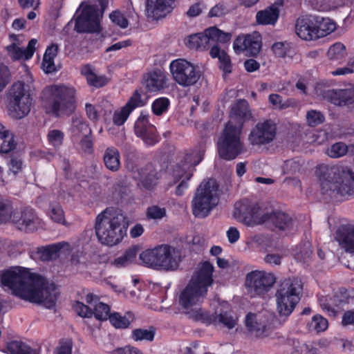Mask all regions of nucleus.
I'll use <instances>...</instances> for the list:
<instances>
[{
  "instance_id": "61",
  "label": "nucleus",
  "mask_w": 354,
  "mask_h": 354,
  "mask_svg": "<svg viewBox=\"0 0 354 354\" xmlns=\"http://www.w3.org/2000/svg\"><path fill=\"white\" fill-rule=\"evenodd\" d=\"M188 169L185 165L179 162L176 164L172 170V176L174 178V184L180 181L184 176L185 177L189 173L187 172Z\"/></svg>"
},
{
  "instance_id": "55",
  "label": "nucleus",
  "mask_w": 354,
  "mask_h": 354,
  "mask_svg": "<svg viewBox=\"0 0 354 354\" xmlns=\"http://www.w3.org/2000/svg\"><path fill=\"white\" fill-rule=\"evenodd\" d=\"M349 295L348 291L344 288H339L333 296V298L330 299V301H334V305L339 308L344 304L348 302Z\"/></svg>"
},
{
  "instance_id": "47",
  "label": "nucleus",
  "mask_w": 354,
  "mask_h": 354,
  "mask_svg": "<svg viewBox=\"0 0 354 354\" xmlns=\"http://www.w3.org/2000/svg\"><path fill=\"white\" fill-rule=\"evenodd\" d=\"M14 211L10 201L0 200V225L11 221Z\"/></svg>"
},
{
  "instance_id": "62",
  "label": "nucleus",
  "mask_w": 354,
  "mask_h": 354,
  "mask_svg": "<svg viewBox=\"0 0 354 354\" xmlns=\"http://www.w3.org/2000/svg\"><path fill=\"white\" fill-rule=\"evenodd\" d=\"M205 37H207V48L212 45V42H215L218 38H219V34H221V30L216 26L209 27L205 30L203 32Z\"/></svg>"
},
{
  "instance_id": "52",
  "label": "nucleus",
  "mask_w": 354,
  "mask_h": 354,
  "mask_svg": "<svg viewBox=\"0 0 354 354\" xmlns=\"http://www.w3.org/2000/svg\"><path fill=\"white\" fill-rule=\"evenodd\" d=\"M325 120L324 115L318 111L310 110L306 113V121L310 127H317Z\"/></svg>"
},
{
  "instance_id": "64",
  "label": "nucleus",
  "mask_w": 354,
  "mask_h": 354,
  "mask_svg": "<svg viewBox=\"0 0 354 354\" xmlns=\"http://www.w3.org/2000/svg\"><path fill=\"white\" fill-rule=\"evenodd\" d=\"M80 145L82 149L88 154L93 152V141L92 134L84 135L80 140Z\"/></svg>"
},
{
  "instance_id": "35",
  "label": "nucleus",
  "mask_w": 354,
  "mask_h": 354,
  "mask_svg": "<svg viewBox=\"0 0 354 354\" xmlns=\"http://www.w3.org/2000/svg\"><path fill=\"white\" fill-rule=\"evenodd\" d=\"M120 158L118 149L114 147H107L103 157L106 167L112 171H118L120 165Z\"/></svg>"
},
{
  "instance_id": "23",
  "label": "nucleus",
  "mask_w": 354,
  "mask_h": 354,
  "mask_svg": "<svg viewBox=\"0 0 354 354\" xmlns=\"http://www.w3.org/2000/svg\"><path fill=\"white\" fill-rule=\"evenodd\" d=\"M323 97L335 106H344L354 104L353 89H328L324 92Z\"/></svg>"
},
{
  "instance_id": "34",
  "label": "nucleus",
  "mask_w": 354,
  "mask_h": 354,
  "mask_svg": "<svg viewBox=\"0 0 354 354\" xmlns=\"http://www.w3.org/2000/svg\"><path fill=\"white\" fill-rule=\"evenodd\" d=\"M138 251L139 247L133 245L127 248L121 256L115 258L111 264L118 268L128 266L136 261Z\"/></svg>"
},
{
  "instance_id": "43",
  "label": "nucleus",
  "mask_w": 354,
  "mask_h": 354,
  "mask_svg": "<svg viewBox=\"0 0 354 354\" xmlns=\"http://www.w3.org/2000/svg\"><path fill=\"white\" fill-rule=\"evenodd\" d=\"M203 151L201 150H194L186 153L180 162L185 165L187 169H189L191 167L198 165L203 160Z\"/></svg>"
},
{
  "instance_id": "57",
  "label": "nucleus",
  "mask_w": 354,
  "mask_h": 354,
  "mask_svg": "<svg viewBox=\"0 0 354 354\" xmlns=\"http://www.w3.org/2000/svg\"><path fill=\"white\" fill-rule=\"evenodd\" d=\"M218 59V68L221 70L224 75H228L232 71V64L230 57L227 53H223Z\"/></svg>"
},
{
  "instance_id": "22",
  "label": "nucleus",
  "mask_w": 354,
  "mask_h": 354,
  "mask_svg": "<svg viewBox=\"0 0 354 354\" xmlns=\"http://www.w3.org/2000/svg\"><path fill=\"white\" fill-rule=\"evenodd\" d=\"M251 118L252 114L248 101L241 99L232 106L229 122L232 123L233 127L242 130L244 123Z\"/></svg>"
},
{
  "instance_id": "41",
  "label": "nucleus",
  "mask_w": 354,
  "mask_h": 354,
  "mask_svg": "<svg viewBox=\"0 0 354 354\" xmlns=\"http://www.w3.org/2000/svg\"><path fill=\"white\" fill-rule=\"evenodd\" d=\"M71 132L74 136L92 134V130L88 124L82 118H73Z\"/></svg>"
},
{
  "instance_id": "44",
  "label": "nucleus",
  "mask_w": 354,
  "mask_h": 354,
  "mask_svg": "<svg viewBox=\"0 0 354 354\" xmlns=\"http://www.w3.org/2000/svg\"><path fill=\"white\" fill-rule=\"evenodd\" d=\"M192 318L196 322H201L206 325L215 324L217 322V315L210 314L201 308L192 312Z\"/></svg>"
},
{
  "instance_id": "32",
  "label": "nucleus",
  "mask_w": 354,
  "mask_h": 354,
  "mask_svg": "<svg viewBox=\"0 0 354 354\" xmlns=\"http://www.w3.org/2000/svg\"><path fill=\"white\" fill-rule=\"evenodd\" d=\"M109 320L114 328L117 329H127L134 322L135 315L131 311L126 312L123 315L118 312H114L111 315Z\"/></svg>"
},
{
  "instance_id": "60",
  "label": "nucleus",
  "mask_w": 354,
  "mask_h": 354,
  "mask_svg": "<svg viewBox=\"0 0 354 354\" xmlns=\"http://www.w3.org/2000/svg\"><path fill=\"white\" fill-rule=\"evenodd\" d=\"M11 73L9 68L4 65H0V93L6 88L10 81Z\"/></svg>"
},
{
  "instance_id": "37",
  "label": "nucleus",
  "mask_w": 354,
  "mask_h": 354,
  "mask_svg": "<svg viewBox=\"0 0 354 354\" xmlns=\"http://www.w3.org/2000/svg\"><path fill=\"white\" fill-rule=\"evenodd\" d=\"M317 22V39L324 37L336 29V24L329 18L315 15Z\"/></svg>"
},
{
  "instance_id": "58",
  "label": "nucleus",
  "mask_w": 354,
  "mask_h": 354,
  "mask_svg": "<svg viewBox=\"0 0 354 354\" xmlns=\"http://www.w3.org/2000/svg\"><path fill=\"white\" fill-rule=\"evenodd\" d=\"M223 324L229 329H232L236 325V320L228 312L221 313L217 315V322Z\"/></svg>"
},
{
  "instance_id": "7",
  "label": "nucleus",
  "mask_w": 354,
  "mask_h": 354,
  "mask_svg": "<svg viewBox=\"0 0 354 354\" xmlns=\"http://www.w3.org/2000/svg\"><path fill=\"white\" fill-rule=\"evenodd\" d=\"M241 132L242 130L233 127L231 122L226 123L217 142V151L221 158L232 160L243 152Z\"/></svg>"
},
{
  "instance_id": "38",
  "label": "nucleus",
  "mask_w": 354,
  "mask_h": 354,
  "mask_svg": "<svg viewBox=\"0 0 354 354\" xmlns=\"http://www.w3.org/2000/svg\"><path fill=\"white\" fill-rule=\"evenodd\" d=\"M207 39L203 32H198L188 36L185 39V43L190 49L203 51L208 49L205 41Z\"/></svg>"
},
{
  "instance_id": "63",
  "label": "nucleus",
  "mask_w": 354,
  "mask_h": 354,
  "mask_svg": "<svg viewBox=\"0 0 354 354\" xmlns=\"http://www.w3.org/2000/svg\"><path fill=\"white\" fill-rule=\"evenodd\" d=\"M6 49L8 52V55L14 61L20 59L24 55V50L15 43L7 46Z\"/></svg>"
},
{
  "instance_id": "13",
  "label": "nucleus",
  "mask_w": 354,
  "mask_h": 354,
  "mask_svg": "<svg viewBox=\"0 0 354 354\" xmlns=\"http://www.w3.org/2000/svg\"><path fill=\"white\" fill-rule=\"evenodd\" d=\"M101 15L96 4L82 7L81 13L75 19V30L78 33H98L102 30Z\"/></svg>"
},
{
  "instance_id": "30",
  "label": "nucleus",
  "mask_w": 354,
  "mask_h": 354,
  "mask_svg": "<svg viewBox=\"0 0 354 354\" xmlns=\"http://www.w3.org/2000/svg\"><path fill=\"white\" fill-rule=\"evenodd\" d=\"M265 223L272 222L274 225L280 230H286L292 225V219L287 214L281 212H276L272 214H264Z\"/></svg>"
},
{
  "instance_id": "14",
  "label": "nucleus",
  "mask_w": 354,
  "mask_h": 354,
  "mask_svg": "<svg viewBox=\"0 0 354 354\" xmlns=\"http://www.w3.org/2000/svg\"><path fill=\"white\" fill-rule=\"evenodd\" d=\"M169 68L176 82L184 87L194 85L201 75L197 67L185 59L172 61Z\"/></svg>"
},
{
  "instance_id": "28",
  "label": "nucleus",
  "mask_w": 354,
  "mask_h": 354,
  "mask_svg": "<svg viewBox=\"0 0 354 354\" xmlns=\"http://www.w3.org/2000/svg\"><path fill=\"white\" fill-rule=\"evenodd\" d=\"M69 244L67 242L62 241L56 243H53L46 246L38 248L37 253L43 261H50L55 260L59 256V252L64 247H68Z\"/></svg>"
},
{
  "instance_id": "4",
  "label": "nucleus",
  "mask_w": 354,
  "mask_h": 354,
  "mask_svg": "<svg viewBox=\"0 0 354 354\" xmlns=\"http://www.w3.org/2000/svg\"><path fill=\"white\" fill-rule=\"evenodd\" d=\"M214 271V266L209 261L202 263L180 294L179 303L183 308L188 309L203 301L207 294L208 288L213 284Z\"/></svg>"
},
{
  "instance_id": "10",
  "label": "nucleus",
  "mask_w": 354,
  "mask_h": 354,
  "mask_svg": "<svg viewBox=\"0 0 354 354\" xmlns=\"http://www.w3.org/2000/svg\"><path fill=\"white\" fill-rule=\"evenodd\" d=\"M218 189L217 183L212 179L201 183L192 200V211L196 216H207L216 205Z\"/></svg>"
},
{
  "instance_id": "48",
  "label": "nucleus",
  "mask_w": 354,
  "mask_h": 354,
  "mask_svg": "<svg viewBox=\"0 0 354 354\" xmlns=\"http://www.w3.org/2000/svg\"><path fill=\"white\" fill-rule=\"evenodd\" d=\"M48 214L50 218L54 222L64 225H66V221L64 212L62 206L59 203L50 204Z\"/></svg>"
},
{
  "instance_id": "18",
  "label": "nucleus",
  "mask_w": 354,
  "mask_h": 354,
  "mask_svg": "<svg viewBox=\"0 0 354 354\" xmlns=\"http://www.w3.org/2000/svg\"><path fill=\"white\" fill-rule=\"evenodd\" d=\"M262 46V37L257 31L250 34L238 35L233 42L235 53H245L246 55L255 57L260 52Z\"/></svg>"
},
{
  "instance_id": "19",
  "label": "nucleus",
  "mask_w": 354,
  "mask_h": 354,
  "mask_svg": "<svg viewBox=\"0 0 354 354\" xmlns=\"http://www.w3.org/2000/svg\"><path fill=\"white\" fill-rule=\"evenodd\" d=\"M11 222L21 231L33 232L37 230L39 219L35 210L29 207H24L21 211L15 209Z\"/></svg>"
},
{
  "instance_id": "40",
  "label": "nucleus",
  "mask_w": 354,
  "mask_h": 354,
  "mask_svg": "<svg viewBox=\"0 0 354 354\" xmlns=\"http://www.w3.org/2000/svg\"><path fill=\"white\" fill-rule=\"evenodd\" d=\"M155 335L156 328L153 326H149L148 329L139 328L132 330L130 338L135 342H152Z\"/></svg>"
},
{
  "instance_id": "11",
  "label": "nucleus",
  "mask_w": 354,
  "mask_h": 354,
  "mask_svg": "<svg viewBox=\"0 0 354 354\" xmlns=\"http://www.w3.org/2000/svg\"><path fill=\"white\" fill-rule=\"evenodd\" d=\"M85 301L87 304L93 306V309L83 302L76 301L73 306L76 313L84 318H91L93 316L100 321L109 319L111 308L109 305L100 301V297L93 293H88L85 297Z\"/></svg>"
},
{
  "instance_id": "1",
  "label": "nucleus",
  "mask_w": 354,
  "mask_h": 354,
  "mask_svg": "<svg viewBox=\"0 0 354 354\" xmlns=\"http://www.w3.org/2000/svg\"><path fill=\"white\" fill-rule=\"evenodd\" d=\"M0 281L13 294L21 299L35 304H44L48 308L55 306L57 301L56 287L48 283L39 274L27 268L11 267L1 271Z\"/></svg>"
},
{
  "instance_id": "5",
  "label": "nucleus",
  "mask_w": 354,
  "mask_h": 354,
  "mask_svg": "<svg viewBox=\"0 0 354 354\" xmlns=\"http://www.w3.org/2000/svg\"><path fill=\"white\" fill-rule=\"evenodd\" d=\"M41 101L46 112L55 117L69 116L76 109L75 90L63 84L46 86L41 93Z\"/></svg>"
},
{
  "instance_id": "26",
  "label": "nucleus",
  "mask_w": 354,
  "mask_h": 354,
  "mask_svg": "<svg viewBox=\"0 0 354 354\" xmlns=\"http://www.w3.org/2000/svg\"><path fill=\"white\" fill-rule=\"evenodd\" d=\"M159 173L151 165H147L138 171V179L142 186L147 190H152L158 184Z\"/></svg>"
},
{
  "instance_id": "59",
  "label": "nucleus",
  "mask_w": 354,
  "mask_h": 354,
  "mask_svg": "<svg viewBox=\"0 0 354 354\" xmlns=\"http://www.w3.org/2000/svg\"><path fill=\"white\" fill-rule=\"evenodd\" d=\"M290 44L288 42H275L272 46V50L277 57H285L288 55Z\"/></svg>"
},
{
  "instance_id": "21",
  "label": "nucleus",
  "mask_w": 354,
  "mask_h": 354,
  "mask_svg": "<svg viewBox=\"0 0 354 354\" xmlns=\"http://www.w3.org/2000/svg\"><path fill=\"white\" fill-rule=\"evenodd\" d=\"M142 84L146 91L151 93H158L169 87L167 74L158 68L144 74Z\"/></svg>"
},
{
  "instance_id": "2",
  "label": "nucleus",
  "mask_w": 354,
  "mask_h": 354,
  "mask_svg": "<svg viewBox=\"0 0 354 354\" xmlns=\"http://www.w3.org/2000/svg\"><path fill=\"white\" fill-rule=\"evenodd\" d=\"M315 172L323 194H328L330 196L337 194L346 199L354 194V172L349 167L320 165Z\"/></svg>"
},
{
  "instance_id": "33",
  "label": "nucleus",
  "mask_w": 354,
  "mask_h": 354,
  "mask_svg": "<svg viewBox=\"0 0 354 354\" xmlns=\"http://www.w3.org/2000/svg\"><path fill=\"white\" fill-rule=\"evenodd\" d=\"M59 46L56 44H51L47 47L41 62V68L46 73L55 71L54 59L57 55Z\"/></svg>"
},
{
  "instance_id": "54",
  "label": "nucleus",
  "mask_w": 354,
  "mask_h": 354,
  "mask_svg": "<svg viewBox=\"0 0 354 354\" xmlns=\"http://www.w3.org/2000/svg\"><path fill=\"white\" fill-rule=\"evenodd\" d=\"M166 209L158 205H151L147 207L146 214L149 219H162L166 216Z\"/></svg>"
},
{
  "instance_id": "46",
  "label": "nucleus",
  "mask_w": 354,
  "mask_h": 354,
  "mask_svg": "<svg viewBox=\"0 0 354 354\" xmlns=\"http://www.w3.org/2000/svg\"><path fill=\"white\" fill-rule=\"evenodd\" d=\"M346 54L345 46L340 42H336L330 46L327 52V56L330 60L338 62L343 60Z\"/></svg>"
},
{
  "instance_id": "8",
  "label": "nucleus",
  "mask_w": 354,
  "mask_h": 354,
  "mask_svg": "<svg viewBox=\"0 0 354 354\" xmlns=\"http://www.w3.org/2000/svg\"><path fill=\"white\" fill-rule=\"evenodd\" d=\"M303 284L298 278L289 279L277 290V310L281 316H288L301 299Z\"/></svg>"
},
{
  "instance_id": "9",
  "label": "nucleus",
  "mask_w": 354,
  "mask_h": 354,
  "mask_svg": "<svg viewBox=\"0 0 354 354\" xmlns=\"http://www.w3.org/2000/svg\"><path fill=\"white\" fill-rule=\"evenodd\" d=\"M7 107L9 115L14 119L25 118L30 111L32 98L23 82L14 83L8 91Z\"/></svg>"
},
{
  "instance_id": "49",
  "label": "nucleus",
  "mask_w": 354,
  "mask_h": 354,
  "mask_svg": "<svg viewBox=\"0 0 354 354\" xmlns=\"http://www.w3.org/2000/svg\"><path fill=\"white\" fill-rule=\"evenodd\" d=\"M256 314L254 313H248L245 317V326L250 331L256 332L257 336H261L266 330V326H263L261 328L259 327L258 323L256 322Z\"/></svg>"
},
{
  "instance_id": "56",
  "label": "nucleus",
  "mask_w": 354,
  "mask_h": 354,
  "mask_svg": "<svg viewBox=\"0 0 354 354\" xmlns=\"http://www.w3.org/2000/svg\"><path fill=\"white\" fill-rule=\"evenodd\" d=\"M109 18L112 23L118 26L121 28H126L129 26V21L120 10H114L109 15Z\"/></svg>"
},
{
  "instance_id": "39",
  "label": "nucleus",
  "mask_w": 354,
  "mask_h": 354,
  "mask_svg": "<svg viewBox=\"0 0 354 354\" xmlns=\"http://www.w3.org/2000/svg\"><path fill=\"white\" fill-rule=\"evenodd\" d=\"M142 88H136L129 98L125 106L132 112L137 108L142 107L147 103V97Z\"/></svg>"
},
{
  "instance_id": "3",
  "label": "nucleus",
  "mask_w": 354,
  "mask_h": 354,
  "mask_svg": "<svg viewBox=\"0 0 354 354\" xmlns=\"http://www.w3.org/2000/svg\"><path fill=\"white\" fill-rule=\"evenodd\" d=\"M128 227L129 221L123 213L107 207L96 216L94 228L98 241L112 247L122 241Z\"/></svg>"
},
{
  "instance_id": "6",
  "label": "nucleus",
  "mask_w": 354,
  "mask_h": 354,
  "mask_svg": "<svg viewBox=\"0 0 354 354\" xmlns=\"http://www.w3.org/2000/svg\"><path fill=\"white\" fill-rule=\"evenodd\" d=\"M139 259L142 265L156 270H174L180 263L176 248L168 244H160L142 251Z\"/></svg>"
},
{
  "instance_id": "50",
  "label": "nucleus",
  "mask_w": 354,
  "mask_h": 354,
  "mask_svg": "<svg viewBox=\"0 0 354 354\" xmlns=\"http://www.w3.org/2000/svg\"><path fill=\"white\" fill-rule=\"evenodd\" d=\"M132 112L124 105L120 110L114 112L113 115V122L117 126L123 125L127 120Z\"/></svg>"
},
{
  "instance_id": "15",
  "label": "nucleus",
  "mask_w": 354,
  "mask_h": 354,
  "mask_svg": "<svg viewBox=\"0 0 354 354\" xmlns=\"http://www.w3.org/2000/svg\"><path fill=\"white\" fill-rule=\"evenodd\" d=\"M135 135L147 147H153L160 141V135L155 125L149 122V115L142 111L134 123Z\"/></svg>"
},
{
  "instance_id": "24",
  "label": "nucleus",
  "mask_w": 354,
  "mask_h": 354,
  "mask_svg": "<svg viewBox=\"0 0 354 354\" xmlns=\"http://www.w3.org/2000/svg\"><path fill=\"white\" fill-rule=\"evenodd\" d=\"M176 0H147V11L149 15L158 20L166 17L175 7Z\"/></svg>"
},
{
  "instance_id": "36",
  "label": "nucleus",
  "mask_w": 354,
  "mask_h": 354,
  "mask_svg": "<svg viewBox=\"0 0 354 354\" xmlns=\"http://www.w3.org/2000/svg\"><path fill=\"white\" fill-rule=\"evenodd\" d=\"M8 354H37V351L20 340H11L6 343Z\"/></svg>"
},
{
  "instance_id": "20",
  "label": "nucleus",
  "mask_w": 354,
  "mask_h": 354,
  "mask_svg": "<svg viewBox=\"0 0 354 354\" xmlns=\"http://www.w3.org/2000/svg\"><path fill=\"white\" fill-rule=\"evenodd\" d=\"M317 19L315 15L299 16L295 22V32L297 36L305 41L317 40Z\"/></svg>"
},
{
  "instance_id": "51",
  "label": "nucleus",
  "mask_w": 354,
  "mask_h": 354,
  "mask_svg": "<svg viewBox=\"0 0 354 354\" xmlns=\"http://www.w3.org/2000/svg\"><path fill=\"white\" fill-rule=\"evenodd\" d=\"M64 138V133L58 129L50 130L47 135V139L49 144L55 148H58L62 145Z\"/></svg>"
},
{
  "instance_id": "45",
  "label": "nucleus",
  "mask_w": 354,
  "mask_h": 354,
  "mask_svg": "<svg viewBox=\"0 0 354 354\" xmlns=\"http://www.w3.org/2000/svg\"><path fill=\"white\" fill-rule=\"evenodd\" d=\"M170 106V100L166 97H160L153 100L151 104V111L156 116H160L167 113Z\"/></svg>"
},
{
  "instance_id": "53",
  "label": "nucleus",
  "mask_w": 354,
  "mask_h": 354,
  "mask_svg": "<svg viewBox=\"0 0 354 354\" xmlns=\"http://www.w3.org/2000/svg\"><path fill=\"white\" fill-rule=\"evenodd\" d=\"M346 145L342 142H336L328 149V155L334 158L346 155Z\"/></svg>"
},
{
  "instance_id": "29",
  "label": "nucleus",
  "mask_w": 354,
  "mask_h": 354,
  "mask_svg": "<svg viewBox=\"0 0 354 354\" xmlns=\"http://www.w3.org/2000/svg\"><path fill=\"white\" fill-rule=\"evenodd\" d=\"M279 17V8L272 4L256 14V22L259 25H274Z\"/></svg>"
},
{
  "instance_id": "27",
  "label": "nucleus",
  "mask_w": 354,
  "mask_h": 354,
  "mask_svg": "<svg viewBox=\"0 0 354 354\" xmlns=\"http://www.w3.org/2000/svg\"><path fill=\"white\" fill-rule=\"evenodd\" d=\"M81 74L86 77L88 86L100 88L105 86L109 79L104 75H97L94 72V68L89 64L83 65L80 68Z\"/></svg>"
},
{
  "instance_id": "25",
  "label": "nucleus",
  "mask_w": 354,
  "mask_h": 354,
  "mask_svg": "<svg viewBox=\"0 0 354 354\" xmlns=\"http://www.w3.org/2000/svg\"><path fill=\"white\" fill-rule=\"evenodd\" d=\"M336 239L346 252L354 254L353 224H341L336 230Z\"/></svg>"
},
{
  "instance_id": "31",
  "label": "nucleus",
  "mask_w": 354,
  "mask_h": 354,
  "mask_svg": "<svg viewBox=\"0 0 354 354\" xmlns=\"http://www.w3.org/2000/svg\"><path fill=\"white\" fill-rule=\"evenodd\" d=\"M17 147L15 135L0 123V153L6 154Z\"/></svg>"
},
{
  "instance_id": "16",
  "label": "nucleus",
  "mask_w": 354,
  "mask_h": 354,
  "mask_svg": "<svg viewBox=\"0 0 354 354\" xmlns=\"http://www.w3.org/2000/svg\"><path fill=\"white\" fill-rule=\"evenodd\" d=\"M260 207L248 201H239L235 203L234 216L239 222L247 226L254 225L265 223L264 214L259 216Z\"/></svg>"
},
{
  "instance_id": "17",
  "label": "nucleus",
  "mask_w": 354,
  "mask_h": 354,
  "mask_svg": "<svg viewBox=\"0 0 354 354\" xmlns=\"http://www.w3.org/2000/svg\"><path fill=\"white\" fill-rule=\"evenodd\" d=\"M277 134V124L270 120L258 122L253 127L248 136V140L252 145H263L271 142Z\"/></svg>"
},
{
  "instance_id": "12",
  "label": "nucleus",
  "mask_w": 354,
  "mask_h": 354,
  "mask_svg": "<svg viewBox=\"0 0 354 354\" xmlns=\"http://www.w3.org/2000/svg\"><path fill=\"white\" fill-rule=\"evenodd\" d=\"M276 282V277L270 272L252 270L245 276V286L251 297H263Z\"/></svg>"
},
{
  "instance_id": "42",
  "label": "nucleus",
  "mask_w": 354,
  "mask_h": 354,
  "mask_svg": "<svg viewBox=\"0 0 354 354\" xmlns=\"http://www.w3.org/2000/svg\"><path fill=\"white\" fill-rule=\"evenodd\" d=\"M310 332H316L319 333L328 328V320L320 315H315L312 317L311 321L307 325Z\"/></svg>"
}]
</instances>
